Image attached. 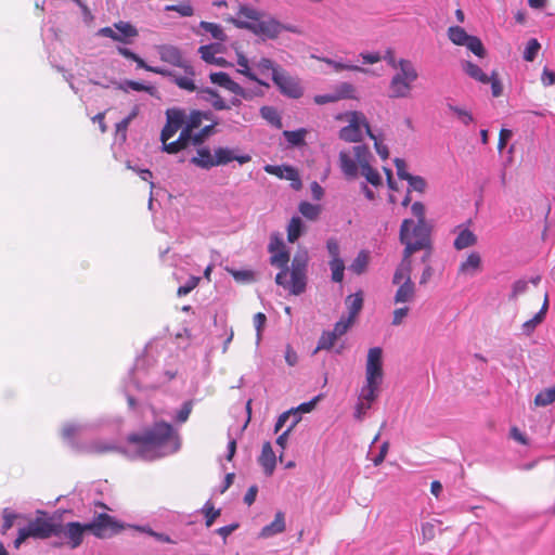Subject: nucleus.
Masks as SVG:
<instances>
[{
    "instance_id": "f257e3e1",
    "label": "nucleus",
    "mask_w": 555,
    "mask_h": 555,
    "mask_svg": "<svg viewBox=\"0 0 555 555\" xmlns=\"http://www.w3.org/2000/svg\"><path fill=\"white\" fill-rule=\"evenodd\" d=\"M181 448L179 433L166 422H155L142 434H131L124 446L94 441L88 446L93 453L118 452L130 460L155 461L178 452Z\"/></svg>"
},
{
    "instance_id": "f03ea898",
    "label": "nucleus",
    "mask_w": 555,
    "mask_h": 555,
    "mask_svg": "<svg viewBox=\"0 0 555 555\" xmlns=\"http://www.w3.org/2000/svg\"><path fill=\"white\" fill-rule=\"evenodd\" d=\"M178 370L175 366L160 369L147 357L137 358L128 374V379L125 380L122 386L129 408L134 409L137 405V401L131 393L132 389L139 391L162 389L176 378Z\"/></svg>"
},
{
    "instance_id": "7ed1b4c3",
    "label": "nucleus",
    "mask_w": 555,
    "mask_h": 555,
    "mask_svg": "<svg viewBox=\"0 0 555 555\" xmlns=\"http://www.w3.org/2000/svg\"><path fill=\"white\" fill-rule=\"evenodd\" d=\"M399 240L404 245L405 256L431 248V227L428 223H417L413 219H404L400 225Z\"/></svg>"
},
{
    "instance_id": "20e7f679",
    "label": "nucleus",
    "mask_w": 555,
    "mask_h": 555,
    "mask_svg": "<svg viewBox=\"0 0 555 555\" xmlns=\"http://www.w3.org/2000/svg\"><path fill=\"white\" fill-rule=\"evenodd\" d=\"M417 78L418 73L412 61L399 59V69L390 79L388 96L390 99L409 98Z\"/></svg>"
},
{
    "instance_id": "39448f33",
    "label": "nucleus",
    "mask_w": 555,
    "mask_h": 555,
    "mask_svg": "<svg viewBox=\"0 0 555 555\" xmlns=\"http://www.w3.org/2000/svg\"><path fill=\"white\" fill-rule=\"evenodd\" d=\"M307 251L296 254L292 260V268L288 269L289 279L286 278V286L282 287L295 296L302 294L307 286Z\"/></svg>"
},
{
    "instance_id": "423d86ee",
    "label": "nucleus",
    "mask_w": 555,
    "mask_h": 555,
    "mask_svg": "<svg viewBox=\"0 0 555 555\" xmlns=\"http://www.w3.org/2000/svg\"><path fill=\"white\" fill-rule=\"evenodd\" d=\"M155 50L160 61L173 67L181 68L184 73V76L181 77L188 78L192 83H195V69L179 47L164 43L156 46Z\"/></svg>"
},
{
    "instance_id": "0eeeda50",
    "label": "nucleus",
    "mask_w": 555,
    "mask_h": 555,
    "mask_svg": "<svg viewBox=\"0 0 555 555\" xmlns=\"http://www.w3.org/2000/svg\"><path fill=\"white\" fill-rule=\"evenodd\" d=\"M86 532H88L86 524L79 521L57 522L55 538H59L61 542L55 543V546L66 545L70 550H75L82 544Z\"/></svg>"
},
{
    "instance_id": "6e6552de",
    "label": "nucleus",
    "mask_w": 555,
    "mask_h": 555,
    "mask_svg": "<svg viewBox=\"0 0 555 555\" xmlns=\"http://www.w3.org/2000/svg\"><path fill=\"white\" fill-rule=\"evenodd\" d=\"M241 29H247L253 34L261 37L263 40L275 39L283 30L295 33L294 27L283 25L276 18L268 16L266 13L264 17H260L258 23H253L250 25L243 24L241 25Z\"/></svg>"
},
{
    "instance_id": "1a4fd4ad",
    "label": "nucleus",
    "mask_w": 555,
    "mask_h": 555,
    "mask_svg": "<svg viewBox=\"0 0 555 555\" xmlns=\"http://www.w3.org/2000/svg\"><path fill=\"white\" fill-rule=\"evenodd\" d=\"M87 530L99 539L111 538L121 530V526L108 514L101 513L93 518L92 521L87 522Z\"/></svg>"
},
{
    "instance_id": "9d476101",
    "label": "nucleus",
    "mask_w": 555,
    "mask_h": 555,
    "mask_svg": "<svg viewBox=\"0 0 555 555\" xmlns=\"http://www.w3.org/2000/svg\"><path fill=\"white\" fill-rule=\"evenodd\" d=\"M137 63L138 68L145 69L146 72H151L157 75H160L163 77L169 78L175 85H177L180 89L194 92L196 91V85L192 83L191 80L188 78H182L180 75H177L173 70L168 69L163 66H152L147 64L142 57H140L138 54L132 60Z\"/></svg>"
},
{
    "instance_id": "9b49d317",
    "label": "nucleus",
    "mask_w": 555,
    "mask_h": 555,
    "mask_svg": "<svg viewBox=\"0 0 555 555\" xmlns=\"http://www.w3.org/2000/svg\"><path fill=\"white\" fill-rule=\"evenodd\" d=\"M272 81L280 92L291 99H299L304 94V88L299 78L288 75L284 69L274 72Z\"/></svg>"
},
{
    "instance_id": "f8f14e48",
    "label": "nucleus",
    "mask_w": 555,
    "mask_h": 555,
    "mask_svg": "<svg viewBox=\"0 0 555 555\" xmlns=\"http://www.w3.org/2000/svg\"><path fill=\"white\" fill-rule=\"evenodd\" d=\"M349 124L339 131V138L346 142H359L362 139V127L366 129L370 126L362 113L350 112Z\"/></svg>"
},
{
    "instance_id": "ddd939ff",
    "label": "nucleus",
    "mask_w": 555,
    "mask_h": 555,
    "mask_svg": "<svg viewBox=\"0 0 555 555\" xmlns=\"http://www.w3.org/2000/svg\"><path fill=\"white\" fill-rule=\"evenodd\" d=\"M383 350L380 347H373L369 349L366 366H365V379L366 382L383 383Z\"/></svg>"
},
{
    "instance_id": "4468645a",
    "label": "nucleus",
    "mask_w": 555,
    "mask_h": 555,
    "mask_svg": "<svg viewBox=\"0 0 555 555\" xmlns=\"http://www.w3.org/2000/svg\"><path fill=\"white\" fill-rule=\"evenodd\" d=\"M57 522L53 521L52 518L36 517L25 526L26 532L29 533V538L35 539H48L55 537Z\"/></svg>"
},
{
    "instance_id": "2eb2a0df",
    "label": "nucleus",
    "mask_w": 555,
    "mask_h": 555,
    "mask_svg": "<svg viewBox=\"0 0 555 555\" xmlns=\"http://www.w3.org/2000/svg\"><path fill=\"white\" fill-rule=\"evenodd\" d=\"M166 125L160 133V141L171 139L185 122V114L180 108H169L166 111Z\"/></svg>"
},
{
    "instance_id": "dca6fc26",
    "label": "nucleus",
    "mask_w": 555,
    "mask_h": 555,
    "mask_svg": "<svg viewBox=\"0 0 555 555\" xmlns=\"http://www.w3.org/2000/svg\"><path fill=\"white\" fill-rule=\"evenodd\" d=\"M289 254L285 249L271 253L270 263L280 269L275 275V283L279 286H286V278H288Z\"/></svg>"
},
{
    "instance_id": "f3484780",
    "label": "nucleus",
    "mask_w": 555,
    "mask_h": 555,
    "mask_svg": "<svg viewBox=\"0 0 555 555\" xmlns=\"http://www.w3.org/2000/svg\"><path fill=\"white\" fill-rule=\"evenodd\" d=\"M251 157L248 154L237 155L235 150L229 147H218L215 150V163L216 166H224L232 160L238 162L243 165L250 162Z\"/></svg>"
},
{
    "instance_id": "a211bd4d",
    "label": "nucleus",
    "mask_w": 555,
    "mask_h": 555,
    "mask_svg": "<svg viewBox=\"0 0 555 555\" xmlns=\"http://www.w3.org/2000/svg\"><path fill=\"white\" fill-rule=\"evenodd\" d=\"M260 17H264V12L254 9L248 5H241L237 12V16L232 18L231 22L237 27L241 28L243 24H253L258 23Z\"/></svg>"
},
{
    "instance_id": "6ab92c4d",
    "label": "nucleus",
    "mask_w": 555,
    "mask_h": 555,
    "mask_svg": "<svg viewBox=\"0 0 555 555\" xmlns=\"http://www.w3.org/2000/svg\"><path fill=\"white\" fill-rule=\"evenodd\" d=\"M95 424H74L68 423L63 427L62 436L63 439L70 444L72 447H75V438L83 436L88 430L95 427Z\"/></svg>"
},
{
    "instance_id": "aec40b11",
    "label": "nucleus",
    "mask_w": 555,
    "mask_h": 555,
    "mask_svg": "<svg viewBox=\"0 0 555 555\" xmlns=\"http://www.w3.org/2000/svg\"><path fill=\"white\" fill-rule=\"evenodd\" d=\"M197 95L201 100L208 102L216 111L230 109L228 103L220 96L217 90L205 87L197 91Z\"/></svg>"
},
{
    "instance_id": "412c9836",
    "label": "nucleus",
    "mask_w": 555,
    "mask_h": 555,
    "mask_svg": "<svg viewBox=\"0 0 555 555\" xmlns=\"http://www.w3.org/2000/svg\"><path fill=\"white\" fill-rule=\"evenodd\" d=\"M236 64L238 66L236 69L238 74L245 76L251 81L257 82L259 86L266 88L269 87V83L259 78L257 74L253 70L249 64V60L243 53H237Z\"/></svg>"
},
{
    "instance_id": "4be33fe9",
    "label": "nucleus",
    "mask_w": 555,
    "mask_h": 555,
    "mask_svg": "<svg viewBox=\"0 0 555 555\" xmlns=\"http://www.w3.org/2000/svg\"><path fill=\"white\" fill-rule=\"evenodd\" d=\"M259 463L267 476H271L273 474L276 464V457L270 442L263 443Z\"/></svg>"
},
{
    "instance_id": "5701e85b",
    "label": "nucleus",
    "mask_w": 555,
    "mask_h": 555,
    "mask_svg": "<svg viewBox=\"0 0 555 555\" xmlns=\"http://www.w3.org/2000/svg\"><path fill=\"white\" fill-rule=\"evenodd\" d=\"M284 530H285L284 513L278 512L275 514L274 520L261 529L259 537L263 538V539L271 538L275 534L282 533Z\"/></svg>"
},
{
    "instance_id": "b1692460",
    "label": "nucleus",
    "mask_w": 555,
    "mask_h": 555,
    "mask_svg": "<svg viewBox=\"0 0 555 555\" xmlns=\"http://www.w3.org/2000/svg\"><path fill=\"white\" fill-rule=\"evenodd\" d=\"M190 162L193 165L206 170L216 166L215 155L212 156L209 149L207 147L198 149L196 156H193Z\"/></svg>"
},
{
    "instance_id": "393cba45",
    "label": "nucleus",
    "mask_w": 555,
    "mask_h": 555,
    "mask_svg": "<svg viewBox=\"0 0 555 555\" xmlns=\"http://www.w3.org/2000/svg\"><path fill=\"white\" fill-rule=\"evenodd\" d=\"M219 43H209L205 46H201L198 48V53L201 54V57L208 64L214 65H222L224 62L223 57H217L216 53L219 52Z\"/></svg>"
},
{
    "instance_id": "a878e982",
    "label": "nucleus",
    "mask_w": 555,
    "mask_h": 555,
    "mask_svg": "<svg viewBox=\"0 0 555 555\" xmlns=\"http://www.w3.org/2000/svg\"><path fill=\"white\" fill-rule=\"evenodd\" d=\"M457 229L460 231L453 243L455 249L462 250L476 244L477 237L469 229L461 225Z\"/></svg>"
},
{
    "instance_id": "bb28decb",
    "label": "nucleus",
    "mask_w": 555,
    "mask_h": 555,
    "mask_svg": "<svg viewBox=\"0 0 555 555\" xmlns=\"http://www.w3.org/2000/svg\"><path fill=\"white\" fill-rule=\"evenodd\" d=\"M339 165L346 178L354 179L358 176V164L350 157L348 152L341 151L339 153Z\"/></svg>"
},
{
    "instance_id": "cd10ccee",
    "label": "nucleus",
    "mask_w": 555,
    "mask_h": 555,
    "mask_svg": "<svg viewBox=\"0 0 555 555\" xmlns=\"http://www.w3.org/2000/svg\"><path fill=\"white\" fill-rule=\"evenodd\" d=\"M414 294H415L414 283L412 282L411 278H408L406 281H404L397 289V292L395 294V302L396 304L409 302L414 298Z\"/></svg>"
},
{
    "instance_id": "c85d7f7f",
    "label": "nucleus",
    "mask_w": 555,
    "mask_h": 555,
    "mask_svg": "<svg viewBox=\"0 0 555 555\" xmlns=\"http://www.w3.org/2000/svg\"><path fill=\"white\" fill-rule=\"evenodd\" d=\"M380 385H382L380 383H376V382L370 383V382L365 380V384L362 386V388L360 390L358 400L372 405V403L378 397Z\"/></svg>"
},
{
    "instance_id": "c756f323",
    "label": "nucleus",
    "mask_w": 555,
    "mask_h": 555,
    "mask_svg": "<svg viewBox=\"0 0 555 555\" xmlns=\"http://www.w3.org/2000/svg\"><path fill=\"white\" fill-rule=\"evenodd\" d=\"M411 256H405V254L402 253V260L395 271L392 283L400 284L402 281H406L408 278H411Z\"/></svg>"
},
{
    "instance_id": "7c9ffc66",
    "label": "nucleus",
    "mask_w": 555,
    "mask_h": 555,
    "mask_svg": "<svg viewBox=\"0 0 555 555\" xmlns=\"http://www.w3.org/2000/svg\"><path fill=\"white\" fill-rule=\"evenodd\" d=\"M320 61L332 66L335 72L351 70V72H359V73L366 74V75L373 74V72L370 68L361 67L359 65H353V64H346L341 61L332 60L330 57L328 59H320Z\"/></svg>"
},
{
    "instance_id": "2f4dec72",
    "label": "nucleus",
    "mask_w": 555,
    "mask_h": 555,
    "mask_svg": "<svg viewBox=\"0 0 555 555\" xmlns=\"http://www.w3.org/2000/svg\"><path fill=\"white\" fill-rule=\"evenodd\" d=\"M345 302L348 309V318L354 320L363 307L362 292L359 291L356 294L347 296Z\"/></svg>"
},
{
    "instance_id": "473e14b6",
    "label": "nucleus",
    "mask_w": 555,
    "mask_h": 555,
    "mask_svg": "<svg viewBox=\"0 0 555 555\" xmlns=\"http://www.w3.org/2000/svg\"><path fill=\"white\" fill-rule=\"evenodd\" d=\"M370 261V253L365 249H362L358 253L356 258L352 260L351 264L349 266L350 271H352L354 274H362L365 272Z\"/></svg>"
},
{
    "instance_id": "72a5a7b5",
    "label": "nucleus",
    "mask_w": 555,
    "mask_h": 555,
    "mask_svg": "<svg viewBox=\"0 0 555 555\" xmlns=\"http://www.w3.org/2000/svg\"><path fill=\"white\" fill-rule=\"evenodd\" d=\"M198 28L209 34L211 38L218 40L219 42H223L227 40V35L223 31L221 25L219 24L202 21L198 24Z\"/></svg>"
},
{
    "instance_id": "f704fd0d",
    "label": "nucleus",
    "mask_w": 555,
    "mask_h": 555,
    "mask_svg": "<svg viewBox=\"0 0 555 555\" xmlns=\"http://www.w3.org/2000/svg\"><path fill=\"white\" fill-rule=\"evenodd\" d=\"M463 69L470 78L482 83L489 82V76L477 64L466 61L463 63Z\"/></svg>"
},
{
    "instance_id": "c9c22d12",
    "label": "nucleus",
    "mask_w": 555,
    "mask_h": 555,
    "mask_svg": "<svg viewBox=\"0 0 555 555\" xmlns=\"http://www.w3.org/2000/svg\"><path fill=\"white\" fill-rule=\"evenodd\" d=\"M253 66L261 74L266 75L268 73H271V78L274 75V72H281L282 68L276 65L272 60L269 57H261L258 61L253 62Z\"/></svg>"
},
{
    "instance_id": "e433bc0d",
    "label": "nucleus",
    "mask_w": 555,
    "mask_h": 555,
    "mask_svg": "<svg viewBox=\"0 0 555 555\" xmlns=\"http://www.w3.org/2000/svg\"><path fill=\"white\" fill-rule=\"evenodd\" d=\"M448 37L452 43L456 46H465L470 35H468L465 29L460 26H450L448 29Z\"/></svg>"
},
{
    "instance_id": "4c0bfd02",
    "label": "nucleus",
    "mask_w": 555,
    "mask_h": 555,
    "mask_svg": "<svg viewBox=\"0 0 555 555\" xmlns=\"http://www.w3.org/2000/svg\"><path fill=\"white\" fill-rule=\"evenodd\" d=\"M118 88L125 92H128L129 90L145 91L151 95H153L155 92V88L153 86H146L142 82L134 80H125L118 85Z\"/></svg>"
},
{
    "instance_id": "58836bf2",
    "label": "nucleus",
    "mask_w": 555,
    "mask_h": 555,
    "mask_svg": "<svg viewBox=\"0 0 555 555\" xmlns=\"http://www.w3.org/2000/svg\"><path fill=\"white\" fill-rule=\"evenodd\" d=\"M331 269V280L335 283H341L345 274V262L343 259H334L328 261Z\"/></svg>"
},
{
    "instance_id": "ea45409f",
    "label": "nucleus",
    "mask_w": 555,
    "mask_h": 555,
    "mask_svg": "<svg viewBox=\"0 0 555 555\" xmlns=\"http://www.w3.org/2000/svg\"><path fill=\"white\" fill-rule=\"evenodd\" d=\"M302 221L299 217H293L287 227V240L291 243L296 242L302 234Z\"/></svg>"
},
{
    "instance_id": "a19ab883",
    "label": "nucleus",
    "mask_w": 555,
    "mask_h": 555,
    "mask_svg": "<svg viewBox=\"0 0 555 555\" xmlns=\"http://www.w3.org/2000/svg\"><path fill=\"white\" fill-rule=\"evenodd\" d=\"M337 338L338 337L332 331H324L318 340V346L313 353H317L320 350L332 349Z\"/></svg>"
},
{
    "instance_id": "79ce46f5",
    "label": "nucleus",
    "mask_w": 555,
    "mask_h": 555,
    "mask_svg": "<svg viewBox=\"0 0 555 555\" xmlns=\"http://www.w3.org/2000/svg\"><path fill=\"white\" fill-rule=\"evenodd\" d=\"M291 417H292V423H291V425L288 426V428L294 429V428H295V426L300 422L301 416L296 415V413H295V412H293V411L288 410V411H286V412L282 413V414L279 416V418H278V421H276V423H275V426H274V431H275V433H279V431L282 429V427L285 425L286 421H287L288 418H291Z\"/></svg>"
},
{
    "instance_id": "37998d69",
    "label": "nucleus",
    "mask_w": 555,
    "mask_h": 555,
    "mask_svg": "<svg viewBox=\"0 0 555 555\" xmlns=\"http://www.w3.org/2000/svg\"><path fill=\"white\" fill-rule=\"evenodd\" d=\"M447 107L450 112H452L456 116L459 121H461L463 125L468 126L469 124H472L474 121V116L469 111H467L461 106L453 105L451 103H448Z\"/></svg>"
},
{
    "instance_id": "c03bdc74",
    "label": "nucleus",
    "mask_w": 555,
    "mask_h": 555,
    "mask_svg": "<svg viewBox=\"0 0 555 555\" xmlns=\"http://www.w3.org/2000/svg\"><path fill=\"white\" fill-rule=\"evenodd\" d=\"M298 210L305 218L315 220L321 212V206L309 202H301L298 206Z\"/></svg>"
},
{
    "instance_id": "a18cd8bd",
    "label": "nucleus",
    "mask_w": 555,
    "mask_h": 555,
    "mask_svg": "<svg viewBox=\"0 0 555 555\" xmlns=\"http://www.w3.org/2000/svg\"><path fill=\"white\" fill-rule=\"evenodd\" d=\"M336 101L343 100V99H357L356 95V89L349 82H341L339 83L334 92Z\"/></svg>"
},
{
    "instance_id": "49530a36",
    "label": "nucleus",
    "mask_w": 555,
    "mask_h": 555,
    "mask_svg": "<svg viewBox=\"0 0 555 555\" xmlns=\"http://www.w3.org/2000/svg\"><path fill=\"white\" fill-rule=\"evenodd\" d=\"M353 153H354L356 162L361 168L370 165V159H371L372 155H371L367 146H365L363 144L356 145V146H353Z\"/></svg>"
},
{
    "instance_id": "de8ad7c7",
    "label": "nucleus",
    "mask_w": 555,
    "mask_h": 555,
    "mask_svg": "<svg viewBox=\"0 0 555 555\" xmlns=\"http://www.w3.org/2000/svg\"><path fill=\"white\" fill-rule=\"evenodd\" d=\"M553 402H555V386L540 391L534 398L538 406H546Z\"/></svg>"
},
{
    "instance_id": "09e8293b",
    "label": "nucleus",
    "mask_w": 555,
    "mask_h": 555,
    "mask_svg": "<svg viewBox=\"0 0 555 555\" xmlns=\"http://www.w3.org/2000/svg\"><path fill=\"white\" fill-rule=\"evenodd\" d=\"M115 29L117 33L124 38L122 42H127L126 38H133L138 36L137 28L131 25L129 22H118L114 24Z\"/></svg>"
},
{
    "instance_id": "8fccbe9b",
    "label": "nucleus",
    "mask_w": 555,
    "mask_h": 555,
    "mask_svg": "<svg viewBox=\"0 0 555 555\" xmlns=\"http://www.w3.org/2000/svg\"><path fill=\"white\" fill-rule=\"evenodd\" d=\"M540 49L541 44L535 38L529 39L524 50V60L527 62L534 61L535 57L538 56Z\"/></svg>"
},
{
    "instance_id": "3c124183",
    "label": "nucleus",
    "mask_w": 555,
    "mask_h": 555,
    "mask_svg": "<svg viewBox=\"0 0 555 555\" xmlns=\"http://www.w3.org/2000/svg\"><path fill=\"white\" fill-rule=\"evenodd\" d=\"M481 258L478 253H470L467 259L461 263V272L476 271L480 267Z\"/></svg>"
},
{
    "instance_id": "603ef678",
    "label": "nucleus",
    "mask_w": 555,
    "mask_h": 555,
    "mask_svg": "<svg viewBox=\"0 0 555 555\" xmlns=\"http://www.w3.org/2000/svg\"><path fill=\"white\" fill-rule=\"evenodd\" d=\"M201 512L205 515V525L206 527H211L215 519L220 516V509H215L210 500H208L204 506L201 508Z\"/></svg>"
},
{
    "instance_id": "864d4df0",
    "label": "nucleus",
    "mask_w": 555,
    "mask_h": 555,
    "mask_svg": "<svg viewBox=\"0 0 555 555\" xmlns=\"http://www.w3.org/2000/svg\"><path fill=\"white\" fill-rule=\"evenodd\" d=\"M193 409V401H185L182 406L176 412V414L171 415L173 421L178 424H183L188 421Z\"/></svg>"
},
{
    "instance_id": "5fc2aeb1",
    "label": "nucleus",
    "mask_w": 555,
    "mask_h": 555,
    "mask_svg": "<svg viewBox=\"0 0 555 555\" xmlns=\"http://www.w3.org/2000/svg\"><path fill=\"white\" fill-rule=\"evenodd\" d=\"M354 320L348 318V317H341L334 325V328L332 332L337 336L340 337L345 335L348 330L352 326Z\"/></svg>"
},
{
    "instance_id": "6e6d98bb",
    "label": "nucleus",
    "mask_w": 555,
    "mask_h": 555,
    "mask_svg": "<svg viewBox=\"0 0 555 555\" xmlns=\"http://www.w3.org/2000/svg\"><path fill=\"white\" fill-rule=\"evenodd\" d=\"M366 133L374 141V147L379 157L384 160L387 159L389 156L388 147L371 131L370 126H366Z\"/></svg>"
},
{
    "instance_id": "4d7b16f0",
    "label": "nucleus",
    "mask_w": 555,
    "mask_h": 555,
    "mask_svg": "<svg viewBox=\"0 0 555 555\" xmlns=\"http://www.w3.org/2000/svg\"><path fill=\"white\" fill-rule=\"evenodd\" d=\"M546 309H547V297L545 298L541 310L532 319H530L529 321L524 323V325H522L524 331L525 332L532 331L542 321Z\"/></svg>"
},
{
    "instance_id": "13d9d810",
    "label": "nucleus",
    "mask_w": 555,
    "mask_h": 555,
    "mask_svg": "<svg viewBox=\"0 0 555 555\" xmlns=\"http://www.w3.org/2000/svg\"><path fill=\"white\" fill-rule=\"evenodd\" d=\"M465 47L472 51L476 56L483 57L485 56V48L482 46L481 40L476 36H470L467 40Z\"/></svg>"
},
{
    "instance_id": "bf43d9fd",
    "label": "nucleus",
    "mask_w": 555,
    "mask_h": 555,
    "mask_svg": "<svg viewBox=\"0 0 555 555\" xmlns=\"http://www.w3.org/2000/svg\"><path fill=\"white\" fill-rule=\"evenodd\" d=\"M217 125L218 121H214L212 124L203 127L197 133H194L193 145H201L207 137L214 133Z\"/></svg>"
},
{
    "instance_id": "052dcab7",
    "label": "nucleus",
    "mask_w": 555,
    "mask_h": 555,
    "mask_svg": "<svg viewBox=\"0 0 555 555\" xmlns=\"http://www.w3.org/2000/svg\"><path fill=\"white\" fill-rule=\"evenodd\" d=\"M166 11H173L181 16L189 17L194 14V9L190 3L170 4L165 8Z\"/></svg>"
},
{
    "instance_id": "680f3d73",
    "label": "nucleus",
    "mask_w": 555,
    "mask_h": 555,
    "mask_svg": "<svg viewBox=\"0 0 555 555\" xmlns=\"http://www.w3.org/2000/svg\"><path fill=\"white\" fill-rule=\"evenodd\" d=\"M362 175L365 177L366 181L372 185H379L382 183L380 175L377 170L371 167V165L361 168Z\"/></svg>"
},
{
    "instance_id": "e2e57ef3",
    "label": "nucleus",
    "mask_w": 555,
    "mask_h": 555,
    "mask_svg": "<svg viewBox=\"0 0 555 555\" xmlns=\"http://www.w3.org/2000/svg\"><path fill=\"white\" fill-rule=\"evenodd\" d=\"M263 169L266 172H268L270 175H274L281 179H285V176L288 173V170L295 169V168L292 166H286V165H282V166L266 165Z\"/></svg>"
},
{
    "instance_id": "0e129e2a",
    "label": "nucleus",
    "mask_w": 555,
    "mask_h": 555,
    "mask_svg": "<svg viewBox=\"0 0 555 555\" xmlns=\"http://www.w3.org/2000/svg\"><path fill=\"white\" fill-rule=\"evenodd\" d=\"M409 183V188L411 190H414L416 192H424L425 189H426V181L423 177L421 176H413V175H410L409 177H406L405 179Z\"/></svg>"
},
{
    "instance_id": "69168bd1",
    "label": "nucleus",
    "mask_w": 555,
    "mask_h": 555,
    "mask_svg": "<svg viewBox=\"0 0 555 555\" xmlns=\"http://www.w3.org/2000/svg\"><path fill=\"white\" fill-rule=\"evenodd\" d=\"M326 249H327L328 256L331 258L330 260L343 259L340 257V246H339L337 238L330 237L326 241Z\"/></svg>"
},
{
    "instance_id": "338daca9",
    "label": "nucleus",
    "mask_w": 555,
    "mask_h": 555,
    "mask_svg": "<svg viewBox=\"0 0 555 555\" xmlns=\"http://www.w3.org/2000/svg\"><path fill=\"white\" fill-rule=\"evenodd\" d=\"M199 278L190 276L189 280L178 288L177 295L183 297L191 293L198 284Z\"/></svg>"
},
{
    "instance_id": "774afa93",
    "label": "nucleus",
    "mask_w": 555,
    "mask_h": 555,
    "mask_svg": "<svg viewBox=\"0 0 555 555\" xmlns=\"http://www.w3.org/2000/svg\"><path fill=\"white\" fill-rule=\"evenodd\" d=\"M528 289V282L524 279L517 280L512 285V293L509 299H516L519 295H522Z\"/></svg>"
}]
</instances>
